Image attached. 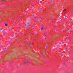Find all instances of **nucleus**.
Masks as SVG:
<instances>
[{"mask_svg": "<svg viewBox=\"0 0 73 73\" xmlns=\"http://www.w3.org/2000/svg\"><path fill=\"white\" fill-rule=\"evenodd\" d=\"M27 25H29V26H30V25H31V24H30V23H28Z\"/></svg>", "mask_w": 73, "mask_h": 73, "instance_id": "nucleus-2", "label": "nucleus"}, {"mask_svg": "<svg viewBox=\"0 0 73 73\" xmlns=\"http://www.w3.org/2000/svg\"><path fill=\"white\" fill-rule=\"evenodd\" d=\"M58 21H57V22H58Z\"/></svg>", "mask_w": 73, "mask_h": 73, "instance_id": "nucleus-11", "label": "nucleus"}, {"mask_svg": "<svg viewBox=\"0 0 73 73\" xmlns=\"http://www.w3.org/2000/svg\"><path fill=\"white\" fill-rule=\"evenodd\" d=\"M44 29V28L43 27L41 29V30H42V29Z\"/></svg>", "mask_w": 73, "mask_h": 73, "instance_id": "nucleus-6", "label": "nucleus"}, {"mask_svg": "<svg viewBox=\"0 0 73 73\" xmlns=\"http://www.w3.org/2000/svg\"><path fill=\"white\" fill-rule=\"evenodd\" d=\"M25 63V64H27V63H28V61L26 60H25L23 61Z\"/></svg>", "mask_w": 73, "mask_h": 73, "instance_id": "nucleus-1", "label": "nucleus"}, {"mask_svg": "<svg viewBox=\"0 0 73 73\" xmlns=\"http://www.w3.org/2000/svg\"><path fill=\"white\" fill-rule=\"evenodd\" d=\"M64 12H65V11H66V9H64L63 10Z\"/></svg>", "mask_w": 73, "mask_h": 73, "instance_id": "nucleus-4", "label": "nucleus"}, {"mask_svg": "<svg viewBox=\"0 0 73 73\" xmlns=\"http://www.w3.org/2000/svg\"><path fill=\"white\" fill-rule=\"evenodd\" d=\"M64 25H65V24Z\"/></svg>", "mask_w": 73, "mask_h": 73, "instance_id": "nucleus-12", "label": "nucleus"}, {"mask_svg": "<svg viewBox=\"0 0 73 73\" xmlns=\"http://www.w3.org/2000/svg\"><path fill=\"white\" fill-rule=\"evenodd\" d=\"M5 0H2V1H5Z\"/></svg>", "mask_w": 73, "mask_h": 73, "instance_id": "nucleus-9", "label": "nucleus"}, {"mask_svg": "<svg viewBox=\"0 0 73 73\" xmlns=\"http://www.w3.org/2000/svg\"><path fill=\"white\" fill-rule=\"evenodd\" d=\"M63 64H64V65H65V63L64 62V63H63Z\"/></svg>", "mask_w": 73, "mask_h": 73, "instance_id": "nucleus-10", "label": "nucleus"}, {"mask_svg": "<svg viewBox=\"0 0 73 73\" xmlns=\"http://www.w3.org/2000/svg\"><path fill=\"white\" fill-rule=\"evenodd\" d=\"M5 25L6 26H7V25H8V24H7V23H6V24H5Z\"/></svg>", "mask_w": 73, "mask_h": 73, "instance_id": "nucleus-5", "label": "nucleus"}, {"mask_svg": "<svg viewBox=\"0 0 73 73\" xmlns=\"http://www.w3.org/2000/svg\"><path fill=\"white\" fill-rule=\"evenodd\" d=\"M68 39H70V37H68Z\"/></svg>", "mask_w": 73, "mask_h": 73, "instance_id": "nucleus-7", "label": "nucleus"}, {"mask_svg": "<svg viewBox=\"0 0 73 73\" xmlns=\"http://www.w3.org/2000/svg\"><path fill=\"white\" fill-rule=\"evenodd\" d=\"M41 19H42V17H40L39 19V20H40Z\"/></svg>", "mask_w": 73, "mask_h": 73, "instance_id": "nucleus-3", "label": "nucleus"}, {"mask_svg": "<svg viewBox=\"0 0 73 73\" xmlns=\"http://www.w3.org/2000/svg\"><path fill=\"white\" fill-rule=\"evenodd\" d=\"M14 56L15 57H16V55H14Z\"/></svg>", "mask_w": 73, "mask_h": 73, "instance_id": "nucleus-8", "label": "nucleus"}]
</instances>
